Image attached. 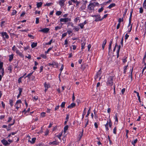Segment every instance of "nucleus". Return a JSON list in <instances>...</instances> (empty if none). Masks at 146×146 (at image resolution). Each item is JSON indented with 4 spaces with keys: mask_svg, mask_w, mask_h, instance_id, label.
I'll return each mask as SVG.
<instances>
[{
    "mask_svg": "<svg viewBox=\"0 0 146 146\" xmlns=\"http://www.w3.org/2000/svg\"><path fill=\"white\" fill-rule=\"evenodd\" d=\"M99 3L98 2H90L88 6V9L90 11L92 12L94 10V7L99 6Z\"/></svg>",
    "mask_w": 146,
    "mask_h": 146,
    "instance_id": "f257e3e1",
    "label": "nucleus"
},
{
    "mask_svg": "<svg viewBox=\"0 0 146 146\" xmlns=\"http://www.w3.org/2000/svg\"><path fill=\"white\" fill-rule=\"evenodd\" d=\"M113 77L112 76H110L108 78L107 81L106 82V84L107 86H111L113 84Z\"/></svg>",
    "mask_w": 146,
    "mask_h": 146,
    "instance_id": "f03ea898",
    "label": "nucleus"
},
{
    "mask_svg": "<svg viewBox=\"0 0 146 146\" xmlns=\"http://www.w3.org/2000/svg\"><path fill=\"white\" fill-rule=\"evenodd\" d=\"M109 125V127H111L112 126V123L111 122L110 119H109V121H107L106 124L105 125L106 129L107 131H108L109 130L108 125Z\"/></svg>",
    "mask_w": 146,
    "mask_h": 146,
    "instance_id": "7ed1b4c3",
    "label": "nucleus"
},
{
    "mask_svg": "<svg viewBox=\"0 0 146 146\" xmlns=\"http://www.w3.org/2000/svg\"><path fill=\"white\" fill-rule=\"evenodd\" d=\"M71 19L68 18H61L60 19V21L61 22L66 23L69 21H70Z\"/></svg>",
    "mask_w": 146,
    "mask_h": 146,
    "instance_id": "20e7f679",
    "label": "nucleus"
},
{
    "mask_svg": "<svg viewBox=\"0 0 146 146\" xmlns=\"http://www.w3.org/2000/svg\"><path fill=\"white\" fill-rule=\"evenodd\" d=\"M2 36L4 38H8L9 36L7 33L5 32H3L1 33Z\"/></svg>",
    "mask_w": 146,
    "mask_h": 146,
    "instance_id": "39448f33",
    "label": "nucleus"
},
{
    "mask_svg": "<svg viewBox=\"0 0 146 146\" xmlns=\"http://www.w3.org/2000/svg\"><path fill=\"white\" fill-rule=\"evenodd\" d=\"M50 86L49 84L47 83L46 82H45L44 83V87H45V91L46 92L47 90L49 88Z\"/></svg>",
    "mask_w": 146,
    "mask_h": 146,
    "instance_id": "423d86ee",
    "label": "nucleus"
},
{
    "mask_svg": "<svg viewBox=\"0 0 146 146\" xmlns=\"http://www.w3.org/2000/svg\"><path fill=\"white\" fill-rule=\"evenodd\" d=\"M65 0H60L59 1V4L61 7L63 6L64 5Z\"/></svg>",
    "mask_w": 146,
    "mask_h": 146,
    "instance_id": "0eeeda50",
    "label": "nucleus"
},
{
    "mask_svg": "<svg viewBox=\"0 0 146 146\" xmlns=\"http://www.w3.org/2000/svg\"><path fill=\"white\" fill-rule=\"evenodd\" d=\"M1 142L2 143L5 145H7L9 144L7 141L5 139L2 140L1 141Z\"/></svg>",
    "mask_w": 146,
    "mask_h": 146,
    "instance_id": "6e6552de",
    "label": "nucleus"
},
{
    "mask_svg": "<svg viewBox=\"0 0 146 146\" xmlns=\"http://www.w3.org/2000/svg\"><path fill=\"white\" fill-rule=\"evenodd\" d=\"M101 73L102 72L101 71V70L100 69L99 70L98 72L97 73L96 76L95 77V79H96L98 77H99L101 74Z\"/></svg>",
    "mask_w": 146,
    "mask_h": 146,
    "instance_id": "1a4fd4ad",
    "label": "nucleus"
},
{
    "mask_svg": "<svg viewBox=\"0 0 146 146\" xmlns=\"http://www.w3.org/2000/svg\"><path fill=\"white\" fill-rule=\"evenodd\" d=\"M49 29L48 28H45L41 30L40 31L44 33H47L49 31Z\"/></svg>",
    "mask_w": 146,
    "mask_h": 146,
    "instance_id": "9d476101",
    "label": "nucleus"
},
{
    "mask_svg": "<svg viewBox=\"0 0 146 146\" xmlns=\"http://www.w3.org/2000/svg\"><path fill=\"white\" fill-rule=\"evenodd\" d=\"M76 106V104L74 103H72L70 105L68 106V108H71L74 107Z\"/></svg>",
    "mask_w": 146,
    "mask_h": 146,
    "instance_id": "9b49d317",
    "label": "nucleus"
},
{
    "mask_svg": "<svg viewBox=\"0 0 146 146\" xmlns=\"http://www.w3.org/2000/svg\"><path fill=\"white\" fill-rule=\"evenodd\" d=\"M16 53H17V54H19L20 56H21V57H24L23 55L22 54V53L21 52H20L19 50H18L17 49H16Z\"/></svg>",
    "mask_w": 146,
    "mask_h": 146,
    "instance_id": "f8f14e48",
    "label": "nucleus"
},
{
    "mask_svg": "<svg viewBox=\"0 0 146 146\" xmlns=\"http://www.w3.org/2000/svg\"><path fill=\"white\" fill-rule=\"evenodd\" d=\"M106 42L107 41L106 39L104 40L102 44V47L103 50H104V49L106 43Z\"/></svg>",
    "mask_w": 146,
    "mask_h": 146,
    "instance_id": "ddd939ff",
    "label": "nucleus"
},
{
    "mask_svg": "<svg viewBox=\"0 0 146 146\" xmlns=\"http://www.w3.org/2000/svg\"><path fill=\"white\" fill-rule=\"evenodd\" d=\"M36 139V138L35 137H34V138H33L32 139L31 141L30 140H29L28 142H30L32 144H33L35 142Z\"/></svg>",
    "mask_w": 146,
    "mask_h": 146,
    "instance_id": "4468645a",
    "label": "nucleus"
},
{
    "mask_svg": "<svg viewBox=\"0 0 146 146\" xmlns=\"http://www.w3.org/2000/svg\"><path fill=\"white\" fill-rule=\"evenodd\" d=\"M52 67H54L55 66V67L57 68H58V65L57 63L53 62L52 63Z\"/></svg>",
    "mask_w": 146,
    "mask_h": 146,
    "instance_id": "2eb2a0df",
    "label": "nucleus"
},
{
    "mask_svg": "<svg viewBox=\"0 0 146 146\" xmlns=\"http://www.w3.org/2000/svg\"><path fill=\"white\" fill-rule=\"evenodd\" d=\"M58 142H57L56 141H53V142H50L49 143V145L53 144V145H58Z\"/></svg>",
    "mask_w": 146,
    "mask_h": 146,
    "instance_id": "dca6fc26",
    "label": "nucleus"
},
{
    "mask_svg": "<svg viewBox=\"0 0 146 146\" xmlns=\"http://www.w3.org/2000/svg\"><path fill=\"white\" fill-rule=\"evenodd\" d=\"M86 43L85 42H83L81 44V49L83 50L84 48V46L86 45Z\"/></svg>",
    "mask_w": 146,
    "mask_h": 146,
    "instance_id": "f3484780",
    "label": "nucleus"
},
{
    "mask_svg": "<svg viewBox=\"0 0 146 146\" xmlns=\"http://www.w3.org/2000/svg\"><path fill=\"white\" fill-rule=\"evenodd\" d=\"M37 43L36 42H33L31 45V46L32 48H34L37 46Z\"/></svg>",
    "mask_w": 146,
    "mask_h": 146,
    "instance_id": "a211bd4d",
    "label": "nucleus"
},
{
    "mask_svg": "<svg viewBox=\"0 0 146 146\" xmlns=\"http://www.w3.org/2000/svg\"><path fill=\"white\" fill-rule=\"evenodd\" d=\"M115 4L114 3H113L111 4L108 7V8L109 9H111L112 7L115 6Z\"/></svg>",
    "mask_w": 146,
    "mask_h": 146,
    "instance_id": "6ab92c4d",
    "label": "nucleus"
},
{
    "mask_svg": "<svg viewBox=\"0 0 146 146\" xmlns=\"http://www.w3.org/2000/svg\"><path fill=\"white\" fill-rule=\"evenodd\" d=\"M42 2H40L39 3H38L36 5L37 7L38 8L42 6Z\"/></svg>",
    "mask_w": 146,
    "mask_h": 146,
    "instance_id": "aec40b11",
    "label": "nucleus"
},
{
    "mask_svg": "<svg viewBox=\"0 0 146 146\" xmlns=\"http://www.w3.org/2000/svg\"><path fill=\"white\" fill-rule=\"evenodd\" d=\"M68 125H66L64 128V133H66V131L68 130Z\"/></svg>",
    "mask_w": 146,
    "mask_h": 146,
    "instance_id": "412c9836",
    "label": "nucleus"
},
{
    "mask_svg": "<svg viewBox=\"0 0 146 146\" xmlns=\"http://www.w3.org/2000/svg\"><path fill=\"white\" fill-rule=\"evenodd\" d=\"M83 129H82V132L80 133L79 135V137L80 138V139L82 137V136H83Z\"/></svg>",
    "mask_w": 146,
    "mask_h": 146,
    "instance_id": "4be33fe9",
    "label": "nucleus"
},
{
    "mask_svg": "<svg viewBox=\"0 0 146 146\" xmlns=\"http://www.w3.org/2000/svg\"><path fill=\"white\" fill-rule=\"evenodd\" d=\"M9 61H11L13 58V55L12 54L11 55H10L9 56Z\"/></svg>",
    "mask_w": 146,
    "mask_h": 146,
    "instance_id": "5701e85b",
    "label": "nucleus"
},
{
    "mask_svg": "<svg viewBox=\"0 0 146 146\" xmlns=\"http://www.w3.org/2000/svg\"><path fill=\"white\" fill-rule=\"evenodd\" d=\"M86 8V5L85 4H83L82 6L80 8L82 10H83L85 9Z\"/></svg>",
    "mask_w": 146,
    "mask_h": 146,
    "instance_id": "b1692460",
    "label": "nucleus"
},
{
    "mask_svg": "<svg viewBox=\"0 0 146 146\" xmlns=\"http://www.w3.org/2000/svg\"><path fill=\"white\" fill-rule=\"evenodd\" d=\"M62 13V12L60 11H58L56 13V15L58 16H59L60 15L61 13Z\"/></svg>",
    "mask_w": 146,
    "mask_h": 146,
    "instance_id": "393cba45",
    "label": "nucleus"
},
{
    "mask_svg": "<svg viewBox=\"0 0 146 146\" xmlns=\"http://www.w3.org/2000/svg\"><path fill=\"white\" fill-rule=\"evenodd\" d=\"M78 25L80 27L81 29H82L84 28V25L82 23H80Z\"/></svg>",
    "mask_w": 146,
    "mask_h": 146,
    "instance_id": "a878e982",
    "label": "nucleus"
},
{
    "mask_svg": "<svg viewBox=\"0 0 146 146\" xmlns=\"http://www.w3.org/2000/svg\"><path fill=\"white\" fill-rule=\"evenodd\" d=\"M17 13V11L15 10H13L12 12V13L11 15H15Z\"/></svg>",
    "mask_w": 146,
    "mask_h": 146,
    "instance_id": "bb28decb",
    "label": "nucleus"
},
{
    "mask_svg": "<svg viewBox=\"0 0 146 146\" xmlns=\"http://www.w3.org/2000/svg\"><path fill=\"white\" fill-rule=\"evenodd\" d=\"M33 72H32L29 74L27 76L25 77V78L26 77H28L29 78H30V76L32 74Z\"/></svg>",
    "mask_w": 146,
    "mask_h": 146,
    "instance_id": "cd10ccee",
    "label": "nucleus"
},
{
    "mask_svg": "<svg viewBox=\"0 0 146 146\" xmlns=\"http://www.w3.org/2000/svg\"><path fill=\"white\" fill-rule=\"evenodd\" d=\"M61 28V27L60 26H57L55 27V30L57 31L58 30L60 29Z\"/></svg>",
    "mask_w": 146,
    "mask_h": 146,
    "instance_id": "c85d7f7f",
    "label": "nucleus"
},
{
    "mask_svg": "<svg viewBox=\"0 0 146 146\" xmlns=\"http://www.w3.org/2000/svg\"><path fill=\"white\" fill-rule=\"evenodd\" d=\"M8 70H9L10 73L12 71V68L11 66H10L8 67Z\"/></svg>",
    "mask_w": 146,
    "mask_h": 146,
    "instance_id": "c756f323",
    "label": "nucleus"
},
{
    "mask_svg": "<svg viewBox=\"0 0 146 146\" xmlns=\"http://www.w3.org/2000/svg\"><path fill=\"white\" fill-rule=\"evenodd\" d=\"M143 7L144 8L146 9V0H145L144 1L143 5Z\"/></svg>",
    "mask_w": 146,
    "mask_h": 146,
    "instance_id": "7c9ffc66",
    "label": "nucleus"
},
{
    "mask_svg": "<svg viewBox=\"0 0 146 146\" xmlns=\"http://www.w3.org/2000/svg\"><path fill=\"white\" fill-rule=\"evenodd\" d=\"M65 102H63L61 105V108H63L64 107V106H65Z\"/></svg>",
    "mask_w": 146,
    "mask_h": 146,
    "instance_id": "2f4dec72",
    "label": "nucleus"
},
{
    "mask_svg": "<svg viewBox=\"0 0 146 146\" xmlns=\"http://www.w3.org/2000/svg\"><path fill=\"white\" fill-rule=\"evenodd\" d=\"M13 100H9V104L11 107H12L13 106Z\"/></svg>",
    "mask_w": 146,
    "mask_h": 146,
    "instance_id": "473e14b6",
    "label": "nucleus"
},
{
    "mask_svg": "<svg viewBox=\"0 0 146 146\" xmlns=\"http://www.w3.org/2000/svg\"><path fill=\"white\" fill-rule=\"evenodd\" d=\"M62 133L61 134H59L58 135H57L56 136L58 138L60 139L61 140L60 137L62 135Z\"/></svg>",
    "mask_w": 146,
    "mask_h": 146,
    "instance_id": "72a5a7b5",
    "label": "nucleus"
},
{
    "mask_svg": "<svg viewBox=\"0 0 146 146\" xmlns=\"http://www.w3.org/2000/svg\"><path fill=\"white\" fill-rule=\"evenodd\" d=\"M126 57H124V58L122 59V61L124 63L127 62V60H126Z\"/></svg>",
    "mask_w": 146,
    "mask_h": 146,
    "instance_id": "f704fd0d",
    "label": "nucleus"
},
{
    "mask_svg": "<svg viewBox=\"0 0 146 146\" xmlns=\"http://www.w3.org/2000/svg\"><path fill=\"white\" fill-rule=\"evenodd\" d=\"M137 139H136L134 141H132V143L133 145H135V144L136 143V142H137Z\"/></svg>",
    "mask_w": 146,
    "mask_h": 146,
    "instance_id": "c9c22d12",
    "label": "nucleus"
},
{
    "mask_svg": "<svg viewBox=\"0 0 146 146\" xmlns=\"http://www.w3.org/2000/svg\"><path fill=\"white\" fill-rule=\"evenodd\" d=\"M3 63L2 62H0V69L1 70V69L3 68H2L3 66Z\"/></svg>",
    "mask_w": 146,
    "mask_h": 146,
    "instance_id": "e433bc0d",
    "label": "nucleus"
},
{
    "mask_svg": "<svg viewBox=\"0 0 146 146\" xmlns=\"http://www.w3.org/2000/svg\"><path fill=\"white\" fill-rule=\"evenodd\" d=\"M86 124H85V127H86L87 125L89 123V120L88 119H86Z\"/></svg>",
    "mask_w": 146,
    "mask_h": 146,
    "instance_id": "4c0bfd02",
    "label": "nucleus"
},
{
    "mask_svg": "<svg viewBox=\"0 0 146 146\" xmlns=\"http://www.w3.org/2000/svg\"><path fill=\"white\" fill-rule=\"evenodd\" d=\"M23 77V76H22L21 77H20L18 79V81L19 83H20L21 82V79Z\"/></svg>",
    "mask_w": 146,
    "mask_h": 146,
    "instance_id": "58836bf2",
    "label": "nucleus"
},
{
    "mask_svg": "<svg viewBox=\"0 0 146 146\" xmlns=\"http://www.w3.org/2000/svg\"><path fill=\"white\" fill-rule=\"evenodd\" d=\"M45 113L44 112H42L41 114V116L42 117H44L45 116Z\"/></svg>",
    "mask_w": 146,
    "mask_h": 146,
    "instance_id": "ea45409f",
    "label": "nucleus"
},
{
    "mask_svg": "<svg viewBox=\"0 0 146 146\" xmlns=\"http://www.w3.org/2000/svg\"><path fill=\"white\" fill-rule=\"evenodd\" d=\"M67 44H68V41L67 40H65L64 42V44L65 45V47H67Z\"/></svg>",
    "mask_w": 146,
    "mask_h": 146,
    "instance_id": "a19ab883",
    "label": "nucleus"
},
{
    "mask_svg": "<svg viewBox=\"0 0 146 146\" xmlns=\"http://www.w3.org/2000/svg\"><path fill=\"white\" fill-rule=\"evenodd\" d=\"M16 49H17V48L15 46H14L12 48V50L14 51L16 50Z\"/></svg>",
    "mask_w": 146,
    "mask_h": 146,
    "instance_id": "79ce46f5",
    "label": "nucleus"
},
{
    "mask_svg": "<svg viewBox=\"0 0 146 146\" xmlns=\"http://www.w3.org/2000/svg\"><path fill=\"white\" fill-rule=\"evenodd\" d=\"M123 21V18H120L118 20L119 23L120 24L121 22V21Z\"/></svg>",
    "mask_w": 146,
    "mask_h": 146,
    "instance_id": "37998d69",
    "label": "nucleus"
},
{
    "mask_svg": "<svg viewBox=\"0 0 146 146\" xmlns=\"http://www.w3.org/2000/svg\"><path fill=\"white\" fill-rule=\"evenodd\" d=\"M40 56L42 57V58H46V56L44 54H41L40 55Z\"/></svg>",
    "mask_w": 146,
    "mask_h": 146,
    "instance_id": "c03bdc74",
    "label": "nucleus"
},
{
    "mask_svg": "<svg viewBox=\"0 0 146 146\" xmlns=\"http://www.w3.org/2000/svg\"><path fill=\"white\" fill-rule=\"evenodd\" d=\"M39 20L38 18H36V23L37 24L39 23Z\"/></svg>",
    "mask_w": 146,
    "mask_h": 146,
    "instance_id": "a18cd8bd",
    "label": "nucleus"
},
{
    "mask_svg": "<svg viewBox=\"0 0 146 146\" xmlns=\"http://www.w3.org/2000/svg\"><path fill=\"white\" fill-rule=\"evenodd\" d=\"M143 10L142 8L141 7L139 9V13H143Z\"/></svg>",
    "mask_w": 146,
    "mask_h": 146,
    "instance_id": "49530a36",
    "label": "nucleus"
},
{
    "mask_svg": "<svg viewBox=\"0 0 146 146\" xmlns=\"http://www.w3.org/2000/svg\"><path fill=\"white\" fill-rule=\"evenodd\" d=\"M112 44V41H111L110 43L109 44V49L110 51V50H111V46Z\"/></svg>",
    "mask_w": 146,
    "mask_h": 146,
    "instance_id": "de8ad7c7",
    "label": "nucleus"
},
{
    "mask_svg": "<svg viewBox=\"0 0 146 146\" xmlns=\"http://www.w3.org/2000/svg\"><path fill=\"white\" fill-rule=\"evenodd\" d=\"M21 103V100H18L17 101V102H16V104L15 105H16L17 104H18L19 103Z\"/></svg>",
    "mask_w": 146,
    "mask_h": 146,
    "instance_id": "09e8293b",
    "label": "nucleus"
},
{
    "mask_svg": "<svg viewBox=\"0 0 146 146\" xmlns=\"http://www.w3.org/2000/svg\"><path fill=\"white\" fill-rule=\"evenodd\" d=\"M103 9H104L102 7L100 9H99V10H98V11L100 13V12H102V11L103 10Z\"/></svg>",
    "mask_w": 146,
    "mask_h": 146,
    "instance_id": "8fccbe9b",
    "label": "nucleus"
},
{
    "mask_svg": "<svg viewBox=\"0 0 146 146\" xmlns=\"http://www.w3.org/2000/svg\"><path fill=\"white\" fill-rule=\"evenodd\" d=\"M116 127H115L113 129V133L115 134L116 133Z\"/></svg>",
    "mask_w": 146,
    "mask_h": 146,
    "instance_id": "3c124183",
    "label": "nucleus"
},
{
    "mask_svg": "<svg viewBox=\"0 0 146 146\" xmlns=\"http://www.w3.org/2000/svg\"><path fill=\"white\" fill-rule=\"evenodd\" d=\"M1 72L2 73V76H3L4 75V70L3 68L1 69Z\"/></svg>",
    "mask_w": 146,
    "mask_h": 146,
    "instance_id": "603ef678",
    "label": "nucleus"
},
{
    "mask_svg": "<svg viewBox=\"0 0 146 146\" xmlns=\"http://www.w3.org/2000/svg\"><path fill=\"white\" fill-rule=\"evenodd\" d=\"M49 130L47 129H46V132H45V135H48V133H49Z\"/></svg>",
    "mask_w": 146,
    "mask_h": 146,
    "instance_id": "864d4df0",
    "label": "nucleus"
},
{
    "mask_svg": "<svg viewBox=\"0 0 146 146\" xmlns=\"http://www.w3.org/2000/svg\"><path fill=\"white\" fill-rule=\"evenodd\" d=\"M125 88H123L121 90V93L122 94H123L125 92Z\"/></svg>",
    "mask_w": 146,
    "mask_h": 146,
    "instance_id": "5fc2aeb1",
    "label": "nucleus"
},
{
    "mask_svg": "<svg viewBox=\"0 0 146 146\" xmlns=\"http://www.w3.org/2000/svg\"><path fill=\"white\" fill-rule=\"evenodd\" d=\"M91 45L90 44H89L88 45V51H90V50L91 47Z\"/></svg>",
    "mask_w": 146,
    "mask_h": 146,
    "instance_id": "6e6d98bb",
    "label": "nucleus"
},
{
    "mask_svg": "<svg viewBox=\"0 0 146 146\" xmlns=\"http://www.w3.org/2000/svg\"><path fill=\"white\" fill-rule=\"evenodd\" d=\"M19 93L21 94L22 91V88H19Z\"/></svg>",
    "mask_w": 146,
    "mask_h": 146,
    "instance_id": "4d7b16f0",
    "label": "nucleus"
},
{
    "mask_svg": "<svg viewBox=\"0 0 146 146\" xmlns=\"http://www.w3.org/2000/svg\"><path fill=\"white\" fill-rule=\"evenodd\" d=\"M95 127L96 128H97L98 127V125L96 122H95L94 124Z\"/></svg>",
    "mask_w": 146,
    "mask_h": 146,
    "instance_id": "13d9d810",
    "label": "nucleus"
},
{
    "mask_svg": "<svg viewBox=\"0 0 146 146\" xmlns=\"http://www.w3.org/2000/svg\"><path fill=\"white\" fill-rule=\"evenodd\" d=\"M120 47H121V46H120V45H119L118 46V50L117 51V54H118V53H119L120 49Z\"/></svg>",
    "mask_w": 146,
    "mask_h": 146,
    "instance_id": "bf43d9fd",
    "label": "nucleus"
},
{
    "mask_svg": "<svg viewBox=\"0 0 146 146\" xmlns=\"http://www.w3.org/2000/svg\"><path fill=\"white\" fill-rule=\"evenodd\" d=\"M75 97L74 96V92L73 93L72 97V100L73 101H74L75 100Z\"/></svg>",
    "mask_w": 146,
    "mask_h": 146,
    "instance_id": "052dcab7",
    "label": "nucleus"
},
{
    "mask_svg": "<svg viewBox=\"0 0 146 146\" xmlns=\"http://www.w3.org/2000/svg\"><path fill=\"white\" fill-rule=\"evenodd\" d=\"M78 20H80L79 17H76L74 20L76 22H77Z\"/></svg>",
    "mask_w": 146,
    "mask_h": 146,
    "instance_id": "680f3d73",
    "label": "nucleus"
},
{
    "mask_svg": "<svg viewBox=\"0 0 146 146\" xmlns=\"http://www.w3.org/2000/svg\"><path fill=\"white\" fill-rule=\"evenodd\" d=\"M64 68V66L63 64H62L61 66V68L60 69V70L61 71V72L63 70Z\"/></svg>",
    "mask_w": 146,
    "mask_h": 146,
    "instance_id": "e2e57ef3",
    "label": "nucleus"
},
{
    "mask_svg": "<svg viewBox=\"0 0 146 146\" xmlns=\"http://www.w3.org/2000/svg\"><path fill=\"white\" fill-rule=\"evenodd\" d=\"M67 33H64L62 35V37H64L65 36L67 35Z\"/></svg>",
    "mask_w": 146,
    "mask_h": 146,
    "instance_id": "0e129e2a",
    "label": "nucleus"
},
{
    "mask_svg": "<svg viewBox=\"0 0 146 146\" xmlns=\"http://www.w3.org/2000/svg\"><path fill=\"white\" fill-rule=\"evenodd\" d=\"M59 107V106H56L55 107V111H56V110H57L58 109Z\"/></svg>",
    "mask_w": 146,
    "mask_h": 146,
    "instance_id": "69168bd1",
    "label": "nucleus"
},
{
    "mask_svg": "<svg viewBox=\"0 0 146 146\" xmlns=\"http://www.w3.org/2000/svg\"><path fill=\"white\" fill-rule=\"evenodd\" d=\"M129 36V35L126 34L125 35V39L127 40Z\"/></svg>",
    "mask_w": 146,
    "mask_h": 146,
    "instance_id": "338daca9",
    "label": "nucleus"
},
{
    "mask_svg": "<svg viewBox=\"0 0 146 146\" xmlns=\"http://www.w3.org/2000/svg\"><path fill=\"white\" fill-rule=\"evenodd\" d=\"M34 99H35V100H38V97L37 96H35L34 97Z\"/></svg>",
    "mask_w": 146,
    "mask_h": 146,
    "instance_id": "774afa93",
    "label": "nucleus"
}]
</instances>
